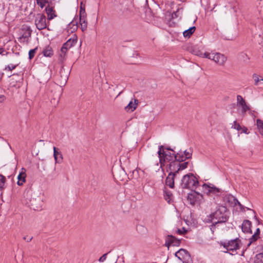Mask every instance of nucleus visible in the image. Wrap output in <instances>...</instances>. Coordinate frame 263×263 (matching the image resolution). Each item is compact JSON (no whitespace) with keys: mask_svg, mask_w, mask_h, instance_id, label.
<instances>
[{"mask_svg":"<svg viewBox=\"0 0 263 263\" xmlns=\"http://www.w3.org/2000/svg\"><path fill=\"white\" fill-rule=\"evenodd\" d=\"M6 178L4 176L2 175H0V189H2L4 187L5 182Z\"/></svg>","mask_w":263,"mask_h":263,"instance_id":"obj_38","label":"nucleus"},{"mask_svg":"<svg viewBox=\"0 0 263 263\" xmlns=\"http://www.w3.org/2000/svg\"><path fill=\"white\" fill-rule=\"evenodd\" d=\"M58 155H60L61 160H63V156L60 152L57 151V148L55 147H53V157L55 160V163H61V160H58Z\"/></svg>","mask_w":263,"mask_h":263,"instance_id":"obj_26","label":"nucleus"},{"mask_svg":"<svg viewBox=\"0 0 263 263\" xmlns=\"http://www.w3.org/2000/svg\"><path fill=\"white\" fill-rule=\"evenodd\" d=\"M77 42V39L76 36L69 39L65 43H64L61 48V52L62 54L61 56H64L67 51L70 49L71 47L74 46Z\"/></svg>","mask_w":263,"mask_h":263,"instance_id":"obj_11","label":"nucleus"},{"mask_svg":"<svg viewBox=\"0 0 263 263\" xmlns=\"http://www.w3.org/2000/svg\"><path fill=\"white\" fill-rule=\"evenodd\" d=\"M203 198L202 195L197 192H191L188 194L187 200L191 204L194 205L196 203H200Z\"/></svg>","mask_w":263,"mask_h":263,"instance_id":"obj_10","label":"nucleus"},{"mask_svg":"<svg viewBox=\"0 0 263 263\" xmlns=\"http://www.w3.org/2000/svg\"><path fill=\"white\" fill-rule=\"evenodd\" d=\"M229 212L227 208L223 205H219L216 210L211 213L205 219L206 222H211L213 224L226 222L229 218Z\"/></svg>","mask_w":263,"mask_h":263,"instance_id":"obj_1","label":"nucleus"},{"mask_svg":"<svg viewBox=\"0 0 263 263\" xmlns=\"http://www.w3.org/2000/svg\"><path fill=\"white\" fill-rule=\"evenodd\" d=\"M195 29V27L193 26L184 31L183 32V36L185 37H190L191 35L194 32Z\"/></svg>","mask_w":263,"mask_h":263,"instance_id":"obj_28","label":"nucleus"},{"mask_svg":"<svg viewBox=\"0 0 263 263\" xmlns=\"http://www.w3.org/2000/svg\"><path fill=\"white\" fill-rule=\"evenodd\" d=\"M254 263H263V252L256 255Z\"/></svg>","mask_w":263,"mask_h":263,"instance_id":"obj_33","label":"nucleus"},{"mask_svg":"<svg viewBox=\"0 0 263 263\" xmlns=\"http://www.w3.org/2000/svg\"><path fill=\"white\" fill-rule=\"evenodd\" d=\"M71 24H72L73 25H74V24H76V25H77L78 22L77 21H72V22L71 23Z\"/></svg>","mask_w":263,"mask_h":263,"instance_id":"obj_49","label":"nucleus"},{"mask_svg":"<svg viewBox=\"0 0 263 263\" xmlns=\"http://www.w3.org/2000/svg\"><path fill=\"white\" fill-rule=\"evenodd\" d=\"M35 24L40 30L45 29L47 25L46 16L41 13L37 14L35 17Z\"/></svg>","mask_w":263,"mask_h":263,"instance_id":"obj_9","label":"nucleus"},{"mask_svg":"<svg viewBox=\"0 0 263 263\" xmlns=\"http://www.w3.org/2000/svg\"><path fill=\"white\" fill-rule=\"evenodd\" d=\"M260 233V229L257 228L254 235H253L250 238V242L248 245V247L250 246L251 243L256 241L259 237V234Z\"/></svg>","mask_w":263,"mask_h":263,"instance_id":"obj_27","label":"nucleus"},{"mask_svg":"<svg viewBox=\"0 0 263 263\" xmlns=\"http://www.w3.org/2000/svg\"><path fill=\"white\" fill-rule=\"evenodd\" d=\"M23 81V74H13L10 79V85L11 87L18 88L22 86Z\"/></svg>","mask_w":263,"mask_h":263,"instance_id":"obj_8","label":"nucleus"},{"mask_svg":"<svg viewBox=\"0 0 263 263\" xmlns=\"http://www.w3.org/2000/svg\"><path fill=\"white\" fill-rule=\"evenodd\" d=\"M251 227V222L250 221L248 220H244L241 226L242 232L246 233H252Z\"/></svg>","mask_w":263,"mask_h":263,"instance_id":"obj_19","label":"nucleus"},{"mask_svg":"<svg viewBox=\"0 0 263 263\" xmlns=\"http://www.w3.org/2000/svg\"><path fill=\"white\" fill-rule=\"evenodd\" d=\"M79 15V22L81 27V29L82 31H84L86 30L87 27V22L86 20L87 15L85 10L83 9L82 8L80 9Z\"/></svg>","mask_w":263,"mask_h":263,"instance_id":"obj_14","label":"nucleus"},{"mask_svg":"<svg viewBox=\"0 0 263 263\" xmlns=\"http://www.w3.org/2000/svg\"><path fill=\"white\" fill-rule=\"evenodd\" d=\"M26 169L24 168H22L21 172H20L18 176H17V184L18 185H22L26 181Z\"/></svg>","mask_w":263,"mask_h":263,"instance_id":"obj_18","label":"nucleus"},{"mask_svg":"<svg viewBox=\"0 0 263 263\" xmlns=\"http://www.w3.org/2000/svg\"><path fill=\"white\" fill-rule=\"evenodd\" d=\"M223 250L221 251L224 253H229V248H223Z\"/></svg>","mask_w":263,"mask_h":263,"instance_id":"obj_43","label":"nucleus"},{"mask_svg":"<svg viewBox=\"0 0 263 263\" xmlns=\"http://www.w3.org/2000/svg\"><path fill=\"white\" fill-rule=\"evenodd\" d=\"M43 54L45 57H50L53 54V51L51 47H47L43 51Z\"/></svg>","mask_w":263,"mask_h":263,"instance_id":"obj_32","label":"nucleus"},{"mask_svg":"<svg viewBox=\"0 0 263 263\" xmlns=\"http://www.w3.org/2000/svg\"><path fill=\"white\" fill-rule=\"evenodd\" d=\"M108 253L104 254L99 259L100 262H103L106 260Z\"/></svg>","mask_w":263,"mask_h":263,"instance_id":"obj_39","label":"nucleus"},{"mask_svg":"<svg viewBox=\"0 0 263 263\" xmlns=\"http://www.w3.org/2000/svg\"><path fill=\"white\" fill-rule=\"evenodd\" d=\"M25 203L34 210H41L43 205V200L40 196L34 193L26 197Z\"/></svg>","mask_w":263,"mask_h":263,"instance_id":"obj_2","label":"nucleus"},{"mask_svg":"<svg viewBox=\"0 0 263 263\" xmlns=\"http://www.w3.org/2000/svg\"><path fill=\"white\" fill-rule=\"evenodd\" d=\"M5 99V97L4 95H0V101L1 102L4 101Z\"/></svg>","mask_w":263,"mask_h":263,"instance_id":"obj_44","label":"nucleus"},{"mask_svg":"<svg viewBox=\"0 0 263 263\" xmlns=\"http://www.w3.org/2000/svg\"><path fill=\"white\" fill-rule=\"evenodd\" d=\"M58 160H60L61 162L62 161V160H61V159H60V155H58Z\"/></svg>","mask_w":263,"mask_h":263,"instance_id":"obj_52","label":"nucleus"},{"mask_svg":"<svg viewBox=\"0 0 263 263\" xmlns=\"http://www.w3.org/2000/svg\"><path fill=\"white\" fill-rule=\"evenodd\" d=\"M177 232L179 234H183L186 232V230L184 228H182L181 229H178Z\"/></svg>","mask_w":263,"mask_h":263,"instance_id":"obj_41","label":"nucleus"},{"mask_svg":"<svg viewBox=\"0 0 263 263\" xmlns=\"http://www.w3.org/2000/svg\"><path fill=\"white\" fill-rule=\"evenodd\" d=\"M203 191L208 195H214L218 196L221 193V190L212 184H207L204 183L202 185Z\"/></svg>","mask_w":263,"mask_h":263,"instance_id":"obj_7","label":"nucleus"},{"mask_svg":"<svg viewBox=\"0 0 263 263\" xmlns=\"http://www.w3.org/2000/svg\"><path fill=\"white\" fill-rule=\"evenodd\" d=\"M31 30L29 28H28L25 32L22 35V36L19 38L18 40L20 42H25L27 41L28 38L31 36Z\"/></svg>","mask_w":263,"mask_h":263,"instance_id":"obj_23","label":"nucleus"},{"mask_svg":"<svg viewBox=\"0 0 263 263\" xmlns=\"http://www.w3.org/2000/svg\"><path fill=\"white\" fill-rule=\"evenodd\" d=\"M48 3V0H36L37 4L42 8L46 6V4Z\"/></svg>","mask_w":263,"mask_h":263,"instance_id":"obj_34","label":"nucleus"},{"mask_svg":"<svg viewBox=\"0 0 263 263\" xmlns=\"http://www.w3.org/2000/svg\"><path fill=\"white\" fill-rule=\"evenodd\" d=\"M241 248H229V254L232 255L239 254L240 256H244V250H240Z\"/></svg>","mask_w":263,"mask_h":263,"instance_id":"obj_21","label":"nucleus"},{"mask_svg":"<svg viewBox=\"0 0 263 263\" xmlns=\"http://www.w3.org/2000/svg\"><path fill=\"white\" fill-rule=\"evenodd\" d=\"M149 161L151 164L153 165L158 166L159 163H160V162L159 161V158L158 157V154H156L154 157L153 156L151 158H150Z\"/></svg>","mask_w":263,"mask_h":263,"instance_id":"obj_30","label":"nucleus"},{"mask_svg":"<svg viewBox=\"0 0 263 263\" xmlns=\"http://www.w3.org/2000/svg\"><path fill=\"white\" fill-rule=\"evenodd\" d=\"M256 125L260 134L263 136V121L260 119L256 120Z\"/></svg>","mask_w":263,"mask_h":263,"instance_id":"obj_31","label":"nucleus"},{"mask_svg":"<svg viewBox=\"0 0 263 263\" xmlns=\"http://www.w3.org/2000/svg\"><path fill=\"white\" fill-rule=\"evenodd\" d=\"M164 197L168 203H171L173 200L172 194L169 191H164Z\"/></svg>","mask_w":263,"mask_h":263,"instance_id":"obj_29","label":"nucleus"},{"mask_svg":"<svg viewBox=\"0 0 263 263\" xmlns=\"http://www.w3.org/2000/svg\"><path fill=\"white\" fill-rule=\"evenodd\" d=\"M237 105L239 108H241L240 112L242 115H244L247 110H250V107L247 105L245 100L240 95L237 96Z\"/></svg>","mask_w":263,"mask_h":263,"instance_id":"obj_15","label":"nucleus"},{"mask_svg":"<svg viewBox=\"0 0 263 263\" xmlns=\"http://www.w3.org/2000/svg\"><path fill=\"white\" fill-rule=\"evenodd\" d=\"M45 10L49 20L53 19L55 16L54 11L52 7L48 6L47 7H46Z\"/></svg>","mask_w":263,"mask_h":263,"instance_id":"obj_25","label":"nucleus"},{"mask_svg":"<svg viewBox=\"0 0 263 263\" xmlns=\"http://www.w3.org/2000/svg\"><path fill=\"white\" fill-rule=\"evenodd\" d=\"M189 162H184L182 163H179L176 160L173 161L169 164L168 167L167 168V172L169 174H172L174 176H176L177 174L180 170H183L187 167Z\"/></svg>","mask_w":263,"mask_h":263,"instance_id":"obj_5","label":"nucleus"},{"mask_svg":"<svg viewBox=\"0 0 263 263\" xmlns=\"http://www.w3.org/2000/svg\"><path fill=\"white\" fill-rule=\"evenodd\" d=\"M242 57L243 58H246V60H249V59L248 55L247 54H246V53H242Z\"/></svg>","mask_w":263,"mask_h":263,"instance_id":"obj_45","label":"nucleus"},{"mask_svg":"<svg viewBox=\"0 0 263 263\" xmlns=\"http://www.w3.org/2000/svg\"><path fill=\"white\" fill-rule=\"evenodd\" d=\"M23 239L25 240H26V241L29 242L32 240V237H28V236H25V237H24Z\"/></svg>","mask_w":263,"mask_h":263,"instance_id":"obj_42","label":"nucleus"},{"mask_svg":"<svg viewBox=\"0 0 263 263\" xmlns=\"http://www.w3.org/2000/svg\"><path fill=\"white\" fill-rule=\"evenodd\" d=\"M175 176H174V175L172 174H168L165 180L166 185L171 188H173L174 186V178Z\"/></svg>","mask_w":263,"mask_h":263,"instance_id":"obj_22","label":"nucleus"},{"mask_svg":"<svg viewBox=\"0 0 263 263\" xmlns=\"http://www.w3.org/2000/svg\"><path fill=\"white\" fill-rule=\"evenodd\" d=\"M241 129L242 132L245 133H247L248 129L247 128H243V129L242 128Z\"/></svg>","mask_w":263,"mask_h":263,"instance_id":"obj_48","label":"nucleus"},{"mask_svg":"<svg viewBox=\"0 0 263 263\" xmlns=\"http://www.w3.org/2000/svg\"><path fill=\"white\" fill-rule=\"evenodd\" d=\"M253 78L254 79V80L255 81V85L256 86L260 85L259 82H261L260 79H259L258 76L256 74H254L253 75Z\"/></svg>","mask_w":263,"mask_h":263,"instance_id":"obj_35","label":"nucleus"},{"mask_svg":"<svg viewBox=\"0 0 263 263\" xmlns=\"http://www.w3.org/2000/svg\"><path fill=\"white\" fill-rule=\"evenodd\" d=\"M232 128H233L238 131H240L242 129L241 126L238 123H237L236 121H234L233 125L232 126Z\"/></svg>","mask_w":263,"mask_h":263,"instance_id":"obj_37","label":"nucleus"},{"mask_svg":"<svg viewBox=\"0 0 263 263\" xmlns=\"http://www.w3.org/2000/svg\"><path fill=\"white\" fill-rule=\"evenodd\" d=\"M197 179L192 174H187L183 176L181 180V185L183 189H193L198 185Z\"/></svg>","mask_w":263,"mask_h":263,"instance_id":"obj_4","label":"nucleus"},{"mask_svg":"<svg viewBox=\"0 0 263 263\" xmlns=\"http://www.w3.org/2000/svg\"><path fill=\"white\" fill-rule=\"evenodd\" d=\"M191 52L193 53L194 55H196L197 56L201 57V58H205L204 54H208L209 52H204L203 53L200 49H199L196 47H194L193 49L191 50Z\"/></svg>","mask_w":263,"mask_h":263,"instance_id":"obj_24","label":"nucleus"},{"mask_svg":"<svg viewBox=\"0 0 263 263\" xmlns=\"http://www.w3.org/2000/svg\"><path fill=\"white\" fill-rule=\"evenodd\" d=\"M157 154H158L161 167L164 165V163L166 161L172 162L175 160V153L173 152L172 153L170 152L164 151V146L163 145L159 146Z\"/></svg>","mask_w":263,"mask_h":263,"instance_id":"obj_3","label":"nucleus"},{"mask_svg":"<svg viewBox=\"0 0 263 263\" xmlns=\"http://www.w3.org/2000/svg\"><path fill=\"white\" fill-rule=\"evenodd\" d=\"M175 256L183 262L191 259V257L189 252L183 248H181L175 253Z\"/></svg>","mask_w":263,"mask_h":263,"instance_id":"obj_12","label":"nucleus"},{"mask_svg":"<svg viewBox=\"0 0 263 263\" xmlns=\"http://www.w3.org/2000/svg\"><path fill=\"white\" fill-rule=\"evenodd\" d=\"M179 245L180 240L173 236L168 235L165 239V247H178Z\"/></svg>","mask_w":263,"mask_h":263,"instance_id":"obj_16","label":"nucleus"},{"mask_svg":"<svg viewBox=\"0 0 263 263\" xmlns=\"http://www.w3.org/2000/svg\"><path fill=\"white\" fill-rule=\"evenodd\" d=\"M204 55L205 58L211 60L220 66L224 65L227 60V57L219 52H209L208 54H204Z\"/></svg>","mask_w":263,"mask_h":263,"instance_id":"obj_6","label":"nucleus"},{"mask_svg":"<svg viewBox=\"0 0 263 263\" xmlns=\"http://www.w3.org/2000/svg\"><path fill=\"white\" fill-rule=\"evenodd\" d=\"M192 262H193V261H192V259L190 260H189L184 261V262H183V263H192Z\"/></svg>","mask_w":263,"mask_h":263,"instance_id":"obj_47","label":"nucleus"},{"mask_svg":"<svg viewBox=\"0 0 263 263\" xmlns=\"http://www.w3.org/2000/svg\"><path fill=\"white\" fill-rule=\"evenodd\" d=\"M192 156V153L186 150L182 151H180L175 155V160L181 163V162L184 161L187 159H189Z\"/></svg>","mask_w":263,"mask_h":263,"instance_id":"obj_13","label":"nucleus"},{"mask_svg":"<svg viewBox=\"0 0 263 263\" xmlns=\"http://www.w3.org/2000/svg\"><path fill=\"white\" fill-rule=\"evenodd\" d=\"M36 50H37V48H35L33 49H31L29 50V59H32L34 55H35V53L36 51Z\"/></svg>","mask_w":263,"mask_h":263,"instance_id":"obj_36","label":"nucleus"},{"mask_svg":"<svg viewBox=\"0 0 263 263\" xmlns=\"http://www.w3.org/2000/svg\"><path fill=\"white\" fill-rule=\"evenodd\" d=\"M165 150H167V151H168V152H169V151H171L172 152H174V151L172 148H171L170 147L166 148V147H164V151Z\"/></svg>","mask_w":263,"mask_h":263,"instance_id":"obj_46","label":"nucleus"},{"mask_svg":"<svg viewBox=\"0 0 263 263\" xmlns=\"http://www.w3.org/2000/svg\"><path fill=\"white\" fill-rule=\"evenodd\" d=\"M138 104V100L136 99H134V102L130 101L128 104L125 107V109L127 111H133L136 109Z\"/></svg>","mask_w":263,"mask_h":263,"instance_id":"obj_20","label":"nucleus"},{"mask_svg":"<svg viewBox=\"0 0 263 263\" xmlns=\"http://www.w3.org/2000/svg\"><path fill=\"white\" fill-rule=\"evenodd\" d=\"M4 51V50L3 48H0V54H2Z\"/></svg>","mask_w":263,"mask_h":263,"instance_id":"obj_51","label":"nucleus"},{"mask_svg":"<svg viewBox=\"0 0 263 263\" xmlns=\"http://www.w3.org/2000/svg\"><path fill=\"white\" fill-rule=\"evenodd\" d=\"M260 81H261V82H259V84H260V85H259V86H260L261 87V86H262V84H263V79H260Z\"/></svg>","mask_w":263,"mask_h":263,"instance_id":"obj_50","label":"nucleus"},{"mask_svg":"<svg viewBox=\"0 0 263 263\" xmlns=\"http://www.w3.org/2000/svg\"><path fill=\"white\" fill-rule=\"evenodd\" d=\"M220 244L223 247H239L242 245L240 239L238 238L228 241L221 242Z\"/></svg>","mask_w":263,"mask_h":263,"instance_id":"obj_17","label":"nucleus"},{"mask_svg":"<svg viewBox=\"0 0 263 263\" xmlns=\"http://www.w3.org/2000/svg\"><path fill=\"white\" fill-rule=\"evenodd\" d=\"M254 218H255V219H256L257 221H258V219L256 218V216H254Z\"/></svg>","mask_w":263,"mask_h":263,"instance_id":"obj_53","label":"nucleus"},{"mask_svg":"<svg viewBox=\"0 0 263 263\" xmlns=\"http://www.w3.org/2000/svg\"><path fill=\"white\" fill-rule=\"evenodd\" d=\"M16 65H13L12 64L8 65L6 67V69H8V70H12V69H14L16 67Z\"/></svg>","mask_w":263,"mask_h":263,"instance_id":"obj_40","label":"nucleus"}]
</instances>
